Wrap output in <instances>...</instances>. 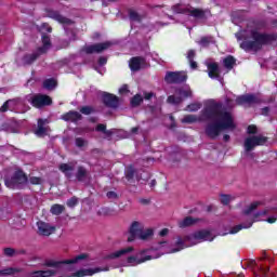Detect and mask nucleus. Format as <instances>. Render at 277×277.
<instances>
[{"mask_svg": "<svg viewBox=\"0 0 277 277\" xmlns=\"http://www.w3.org/2000/svg\"><path fill=\"white\" fill-rule=\"evenodd\" d=\"M201 120H212L213 122L206 127V135L210 140H216L222 131H235L236 126L233 115L228 111H222V103L215 100L206 102L200 118H197L196 115H186L182 122L184 124H194V122H201Z\"/></svg>", "mask_w": 277, "mask_h": 277, "instance_id": "obj_1", "label": "nucleus"}, {"mask_svg": "<svg viewBox=\"0 0 277 277\" xmlns=\"http://www.w3.org/2000/svg\"><path fill=\"white\" fill-rule=\"evenodd\" d=\"M235 36L237 40H242L240 49L246 53H258L263 47L277 40V35L261 32L256 22H249L246 29L238 31Z\"/></svg>", "mask_w": 277, "mask_h": 277, "instance_id": "obj_2", "label": "nucleus"}, {"mask_svg": "<svg viewBox=\"0 0 277 277\" xmlns=\"http://www.w3.org/2000/svg\"><path fill=\"white\" fill-rule=\"evenodd\" d=\"M83 261H88V254L81 253L72 259L57 261L53 259H48L44 261L43 265L50 267L44 271H36L30 274L31 277H51L57 276L62 269H67L68 272H75L77 265H83Z\"/></svg>", "mask_w": 277, "mask_h": 277, "instance_id": "obj_3", "label": "nucleus"}, {"mask_svg": "<svg viewBox=\"0 0 277 277\" xmlns=\"http://www.w3.org/2000/svg\"><path fill=\"white\" fill-rule=\"evenodd\" d=\"M174 14H183L186 16L187 21H192L194 25L198 21H207L211 16V11L209 9H198L192 5L175 4L172 6Z\"/></svg>", "mask_w": 277, "mask_h": 277, "instance_id": "obj_4", "label": "nucleus"}, {"mask_svg": "<svg viewBox=\"0 0 277 277\" xmlns=\"http://www.w3.org/2000/svg\"><path fill=\"white\" fill-rule=\"evenodd\" d=\"M42 47L38 48L35 52L30 54H26L23 56L22 62L16 58L17 64H22L23 66H30V64H34L40 55H44V53L49 52V49H51V37L48 35H42Z\"/></svg>", "mask_w": 277, "mask_h": 277, "instance_id": "obj_5", "label": "nucleus"}, {"mask_svg": "<svg viewBox=\"0 0 277 277\" xmlns=\"http://www.w3.org/2000/svg\"><path fill=\"white\" fill-rule=\"evenodd\" d=\"M154 232L151 228H144V225L137 221L132 222L129 228L128 243L135 241V239H141L146 241L153 237Z\"/></svg>", "mask_w": 277, "mask_h": 277, "instance_id": "obj_6", "label": "nucleus"}, {"mask_svg": "<svg viewBox=\"0 0 277 277\" xmlns=\"http://www.w3.org/2000/svg\"><path fill=\"white\" fill-rule=\"evenodd\" d=\"M161 254L156 249H146L137 252L134 255H130L127 259V263L129 265H142V263H146V261H153V259H159Z\"/></svg>", "mask_w": 277, "mask_h": 277, "instance_id": "obj_7", "label": "nucleus"}, {"mask_svg": "<svg viewBox=\"0 0 277 277\" xmlns=\"http://www.w3.org/2000/svg\"><path fill=\"white\" fill-rule=\"evenodd\" d=\"M48 16H50V18H53L54 21H57V23H61V25H63L65 32L67 34L68 40L70 42L72 40H77V35L75 34V30H71L69 28V27H72V25H75L74 21L69 19L68 17H64L57 11H50L48 13Z\"/></svg>", "mask_w": 277, "mask_h": 277, "instance_id": "obj_8", "label": "nucleus"}, {"mask_svg": "<svg viewBox=\"0 0 277 277\" xmlns=\"http://www.w3.org/2000/svg\"><path fill=\"white\" fill-rule=\"evenodd\" d=\"M27 183H29V179L22 170L15 171L11 177L4 180V185L9 189H23Z\"/></svg>", "mask_w": 277, "mask_h": 277, "instance_id": "obj_9", "label": "nucleus"}, {"mask_svg": "<svg viewBox=\"0 0 277 277\" xmlns=\"http://www.w3.org/2000/svg\"><path fill=\"white\" fill-rule=\"evenodd\" d=\"M213 239H215V236L209 229H201L185 237V241H188L189 246H197V243H202V241H213Z\"/></svg>", "mask_w": 277, "mask_h": 277, "instance_id": "obj_10", "label": "nucleus"}, {"mask_svg": "<svg viewBox=\"0 0 277 277\" xmlns=\"http://www.w3.org/2000/svg\"><path fill=\"white\" fill-rule=\"evenodd\" d=\"M267 144V136H263L262 134L249 136L245 140V150L246 153H250L254 150L256 146H265Z\"/></svg>", "mask_w": 277, "mask_h": 277, "instance_id": "obj_11", "label": "nucleus"}, {"mask_svg": "<svg viewBox=\"0 0 277 277\" xmlns=\"http://www.w3.org/2000/svg\"><path fill=\"white\" fill-rule=\"evenodd\" d=\"M27 101L32 105V107H37V109H40V107H47V105H51L53 103V100H51L49 95L44 94L27 95Z\"/></svg>", "mask_w": 277, "mask_h": 277, "instance_id": "obj_12", "label": "nucleus"}, {"mask_svg": "<svg viewBox=\"0 0 277 277\" xmlns=\"http://www.w3.org/2000/svg\"><path fill=\"white\" fill-rule=\"evenodd\" d=\"M55 230H57V227L51 225V223L44 221L37 222V233L41 237H51V235L55 234Z\"/></svg>", "mask_w": 277, "mask_h": 277, "instance_id": "obj_13", "label": "nucleus"}, {"mask_svg": "<svg viewBox=\"0 0 277 277\" xmlns=\"http://www.w3.org/2000/svg\"><path fill=\"white\" fill-rule=\"evenodd\" d=\"M164 81L167 83H185L187 74L185 71H168Z\"/></svg>", "mask_w": 277, "mask_h": 277, "instance_id": "obj_14", "label": "nucleus"}, {"mask_svg": "<svg viewBox=\"0 0 277 277\" xmlns=\"http://www.w3.org/2000/svg\"><path fill=\"white\" fill-rule=\"evenodd\" d=\"M111 44V41H105L103 43L85 45L82 51L89 55H91L92 53H103V51H107V49H110Z\"/></svg>", "mask_w": 277, "mask_h": 277, "instance_id": "obj_15", "label": "nucleus"}, {"mask_svg": "<svg viewBox=\"0 0 277 277\" xmlns=\"http://www.w3.org/2000/svg\"><path fill=\"white\" fill-rule=\"evenodd\" d=\"M25 105V102L21 98H13V100H8L1 107L0 111L5 113V111H16V109H21Z\"/></svg>", "mask_w": 277, "mask_h": 277, "instance_id": "obj_16", "label": "nucleus"}, {"mask_svg": "<svg viewBox=\"0 0 277 277\" xmlns=\"http://www.w3.org/2000/svg\"><path fill=\"white\" fill-rule=\"evenodd\" d=\"M236 103L237 105H259V103H261V97L254 94L240 95L236 98Z\"/></svg>", "mask_w": 277, "mask_h": 277, "instance_id": "obj_17", "label": "nucleus"}, {"mask_svg": "<svg viewBox=\"0 0 277 277\" xmlns=\"http://www.w3.org/2000/svg\"><path fill=\"white\" fill-rule=\"evenodd\" d=\"M208 67V77H210V79H217V81H224V78L220 77V65H217V63H209L207 65Z\"/></svg>", "mask_w": 277, "mask_h": 277, "instance_id": "obj_18", "label": "nucleus"}, {"mask_svg": "<svg viewBox=\"0 0 277 277\" xmlns=\"http://www.w3.org/2000/svg\"><path fill=\"white\" fill-rule=\"evenodd\" d=\"M47 122H49L47 119L38 120L37 129L35 130V135H37V137H44L49 134V127H45Z\"/></svg>", "mask_w": 277, "mask_h": 277, "instance_id": "obj_19", "label": "nucleus"}, {"mask_svg": "<svg viewBox=\"0 0 277 277\" xmlns=\"http://www.w3.org/2000/svg\"><path fill=\"white\" fill-rule=\"evenodd\" d=\"M103 103L106 107H110L111 109H117L119 105L118 96L109 93L103 94Z\"/></svg>", "mask_w": 277, "mask_h": 277, "instance_id": "obj_20", "label": "nucleus"}, {"mask_svg": "<svg viewBox=\"0 0 277 277\" xmlns=\"http://www.w3.org/2000/svg\"><path fill=\"white\" fill-rule=\"evenodd\" d=\"M98 272H109V267L101 268L96 267L94 269H80L74 274L75 277H84V276H94V274H98Z\"/></svg>", "mask_w": 277, "mask_h": 277, "instance_id": "obj_21", "label": "nucleus"}, {"mask_svg": "<svg viewBox=\"0 0 277 277\" xmlns=\"http://www.w3.org/2000/svg\"><path fill=\"white\" fill-rule=\"evenodd\" d=\"M146 64V58L142 56L132 57L129 62L130 70L137 72Z\"/></svg>", "mask_w": 277, "mask_h": 277, "instance_id": "obj_22", "label": "nucleus"}, {"mask_svg": "<svg viewBox=\"0 0 277 277\" xmlns=\"http://www.w3.org/2000/svg\"><path fill=\"white\" fill-rule=\"evenodd\" d=\"M135 252V248L133 247H126L122 249H119L113 253L109 254V259H120L122 256H129V254Z\"/></svg>", "mask_w": 277, "mask_h": 277, "instance_id": "obj_23", "label": "nucleus"}, {"mask_svg": "<svg viewBox=\"0 0 277 277\" xmlns=\"http://www.w3.org/2000/svg\"><path fill=\"white\" fill-rule=\"evenodd\" d=\"M58 170L63 172V174H65L66 179L69 181L72 179V176H75V164L72 163H62L60 164Z\"/></svg>", "mask_w": 277, "mask_h": 277, "instance_id": "obj_24", "label": "nucleus"}, {"mask_svg": "<svg viewBox=\"0 0 277 277\" xmlns=\"http://www.w3.org/2000/svg\"><path fill=\"white\" fill-rule=\"evenodd\" d=\"M83 116L79 111L70 110L69 113L62 116V120L65 122H79Z\"/></svg>", "mask_w": 277, "mask_h": 277, "instance_id": "obj_25", "label": "nucleus"}, {"mask_svg": "<svg viewBox=\"0 0 277 277\" xmlns=\"http://www.w3.org/2000/svg\"><path fill=\"white\" fill-rule=\"evenodd\" d=\"M198 223V219H194L192 216H186L184 220L179 222L180 228H187L188 226H194V224Z\"/></svg>", "mask_w": 277, "mask_h": 277, "instance_id": "obj_26", "label": "nucleus"}, {"mask_svg": "<svg viewBox=\"0 0 277 277\" xmlns=\"http://www.w3.org/2000/svg\"><path fill=\"white\" fill-rule=\"evenodd\" d=\"M88 179V169L84 167H78L76 172V180L79 181V183H83Z\"/></svg>", "mask_w": 277, "mask_h": 277, "instance_id": "obj_27", "label": "nucleus"}, {"mask_svg": "<svg viewBox=\"0 0 277 277\" xmlns=\"http://www.w3.org/2000/svg\"><path fill=\"white\" fill-rule=\"evenodd\" d=\"M252 224L253 222L249 221L248 223L236 225L230 229L229 234L236 235V233H239V230H243V228H251Z\"/></svg>", "mask_w": 277, "mask_h": 277, "instance_id": "obj_28", "label": "nucleus"}, {"mask_svg": "<svg viewBox=\"0 0 277 277\" xmlns=\"http://www.w3.org/2000/svg\"><path fill=\"white\" fill-rule=\"evenodd\" d=\"M236 63H237V60H235V57L230 55H228L223 60V65L226 68V70H233Z\"/></svg>", "mask_w": 277, "mask_h": 277, "instance_id": "obj_29", "label": "nucleus"}, {"mask_svg": "<svg viewBox=\"0 0 277 277\" xmlns=\"http://www.w3.org/2000/svg\"><path fill=\"white\" fill-rule=\"evenodd\" d=\"M44 90H55L57 88V80L50 78L43 81Z\"/></svg>", "mask_w": 277, "mask_h": 277, "instance_id": "obj_30", "label": "nucleus"}, {"mask_svg": "<svg viewBox=\"0 0 277 277\" xmlns=\"http://www.w3.org/2000/svg\"><path fill=\"white\" fill-rule=\"evenodd\" d=\"M143 102H144V97H142V95L140 94H136L131 98L130 105L131 107H140V105H142Z\"/></svg>", "mask_w": 277, "mask_h": 277, "instance_id": "obj_31", "label": "nucleus"}, {"mask_svg": "<svg viewBox=\"0 0 277 277\" xmlns=\"http://www.w3.org/2000/svg\"><path fill=\"white\" fill-rule=\"evenodd\" d=\"M201 47H209L210 44H215V39L211 36L202 37L199 41Z\"/></svg>", "mask_w": 277, "mask_h": 277, "instance_id": "obj_32", "label": "nucleus"}, {"mask_svg": "<svg viewBox=\"0 0 277 277\" xmlns=\"http://www.w3.org/2000/svg\"><path fill=\"white\" fill-rule=\"evenodd\" d=\"M52 215H62L64 213V206L62 205H53L50 209Z\"/></svg>", "mask_w": 277, "mask_h": 277, "instance_id": "obj_33", "label": "nucleus"}, {"mask_svg": "<svg viewBox=\"0 0 277 277\" xmlns=\"http://www.w3.org/2000/svg\"><path fill=\"white\" fill-rule=\"evenodd\" d=\"M167 103H169L170 105H181V103H183V97L170 95L167 98Z\"/></svg>", "mask_w": 277, "mask_h": 277, "instance_id": "obj_34", "label": "nucleus"}, {"mask_svg": "<svg viewBox=\"0 0 277 277\" xmlns=\"http://www.w3.org/2000/svg\"><path fill=\"white\" fill-rule=\"evenodd\" d=\"M129 18L133 23H140V21H142V15H140L136 11L130 10L129 11Z\"/></svg>", "mask_w": 277, "mask_h": 277, "instance_id": "obj_35", "label": "nucleus"}, {"mask_svg": "<svg viewBox=\"0 0 277 277\" xmlns=\"http://www.w3.org/2000/svg\"><path fill=\"white\" fill-rule=\"evenodd\" d=\"M75 146H77V148H85V146H88V140L83 137H76Z\"/></svg>", "mask_w": 277, "mask_h": 277, "instance_id": "obj_36", "label": "nucleus"}, {"mask_svg": "<svg viewBox=\"0 0 277 277\" xmlns=\"http://www.w3.org/2000/svg\"><path fill=\"white\" fill-rule=\"evenodd\" d=\"M201 108H202V103L200 102L192 103L186 107L187 111H198Z\"/></svg>", "mask_w": 277, "mask_h": 277, "instance_id": "obj_37", "label": "nucleus"}, {"mask_svg": "<svg viewBox=\"0 0 277 277\" xmlns=\"http://www.w3.org/2000/svg\"><path fill=\"white\" fill-rule=\"evenodd\" d=\"M176 93L180 95V96H184V98H189L192 97V89H187V90H183V89H177L176 90Z\"/></svg>", "mask_w": 277, "mask_h": 277, "instance_id": "obj_38", "label": "nucleus"}, {"mask_svg": "<svg viewBox=\"0 0 277 277\" xmlns=\"http://www.w3.org/2000/svg\"><path fill=\"white\" fill-rule=\"evenodd\" d=\"M16 272H18V269H16V268H12V267L4 268V269L0 271V276H12V275L16 274Z\"/></svg>", "mask_w": 277, "mask_h": 277, "instance_id": "obj_39", "label": "nucleus"}, {"mask_svg": "<svg viewBox=\"0 0 277 277\" xmlns=\"http://www.w3.org/2000/svg\"><path fill=\"white\" fill-rule=\"evenodd\" d=\"M96 109L92 106H83L80 108V113H82L84 116H90V114H94Z\"/></svg>", "mask_w": 277, "mask_h": 277, "instance_id": "obj_40", "label": "nucleus"}, {"mask_svg": "<svg viewBox=\"0 0 277 277\" xmlns=\"http://www.w3.org/2000/svg\"><path fill=\"white\" fill-rule=\"evenodd\" d=\"M259 205H261V202H259V201L252 202V203L245 210V215H250V213H252V212L254 211V209H256V207H259Z\"/></svg>", "mask_w": 277, "mask_h": 277, "instance_id": "obj_41", "label": "nucleus"}, {"mask_svg": "<svg viewBox=\"0 0 277 277\" xmlns=\"http://www.w3.org/2000/svg\"><path fill=\"white\" fill-rule=\"evenodd\" d=\"M77 205H79V198L77 197H71L70 199L67 200V207H69V209H75Z\"/></svg>", "mask_w": 277, "mask_h": 277, "instance_id": "obj_42", "label": "nucleus"}, {"mask_svg": "<svg viewBox=\"0 0 277 277\" xmlns=\"http://www.w3.org/2000/svg\"><path fill=\"white\" fill-rule=\"evenodd\" d=\"M126 176L128 180H131L135 176V168H133V166L128 167L126 171Z\"/></svg>", "mask_w": 277, "mask_h": 277, "instance_id": "obj_43", "label": "nucleus"}, {"mask_svg": "<svg viewBox=\"0 0 277 277\" xmlns=\"http://www.w3.org/2000/svg\"><path fill=\"white\" fill-rule=\"evenodd\" d=\"M233 200L230 195H221V202L222 205H228Z\"/></svg>", "mask_w": 277, "mask_h": 277, "instance_id": "obj_44", "label": "nucleus"}, {"mask_svg": "<svg viewBox=\"0 0 277 277\" xmlns=\"http://www.w3.org/2000/svg\"><path fill=\"white\" fill-rule=\"evenodd\" d=\"M29 183L31 185H40L42 183V179L32 176V177H29Z\"/></svg>", "mask_w": 277, "mask_h": 277, "instance_id": "obj_45", "label": "nucleus"}, {"mask_svg": "<svg viewBox=\"0 0 277 277\" xmlns=\"http://www.w3.org/2000/svg\"><path fill=\"white\" fill-rule=\"evenodd\" d=\"M256 132H258V128H256V126H254V124H251V126H249V127L247 128V133H248L249 135H254V134H256Z\"/></svg>", "mask_w": 277, "mask_h": 277, "instance_id": "obj_46", "label": "nucleus"}, {"mask_svg": "<svg viewBox=\"0 0 277 277\" xmlns=\"http://www.w3.org/2000/svg\"><path fill=\"white\" fill-rule=\"evenodd\" d=\"M183 243H184L183 238L179 237L176 241V246H179L180 248L173 249L172 252H180V250H183L184 248Z\"/></svg>", "mask_w": 277, "mask_h": 277, "instance_id": "obj_47", "label": "nucleus"}, {"mask_svg": "<svg viewBox=\"0 0 277 277\" xmlns=\"http://www.w3.org/2000/svg\"><path fill=\"white\" fill-rule=\"evenodd\" d=\"M4 254H5V256H14V254H16V250H14L12 248H5Z\"/></svg>", "mask_w": 277, "mask_h": 277, "instance_id": "obj_48", "label": "nucleus"}, {"mask_svg": "<svg viewBox=\"0 0 277 277\" xmlns=\"http://www.w3.org/2000/svg\"><path fill=\"white\" fill-rule=\"evenodd\" d=\"M163 25L166 24H161V23H156V24H151L148 26V31H155V29H157L158 27H163Z\"/></svg>", "mask_w": 277, "mask_h": 277, "instance_id": "obj_49", "label": "nucleus"}, {"mask_svg": "<svg viewBox=\"0 0 277 277\" xmlns=\"http://www.w3.org/2000/svg\"><path fill=\"white\" fill-rule=\"evenodd\" d=\"M107 198H109V200H117L118 198V194L114 190H110L106 194Z\"/></svg>", "mask_w": 277, "mask_h": 277, "instance_id": "obj_50", "label": "nucleus"}, {"mask_svg": "<svg viewBox=\"0 0 277 277\" xmlns=\"http://www.w3.org/2000/svg\"><path fill=\"white\" fill-rule=\"evenodd\" d=\"M107 130V126L100 123L96 126L95 131H97L98 133H104Z\"/></svg>", "mask_w": 277, "mask_h": 277, "instance_id": "obj_51", "label": "nucleus"}, {"mask_svg": "<svg viewBox=\"0 0 277 277\" xmlns=\"http://www.w3.org/2000/svg\"><path fill=\"white\" fill-rule=\"evenodd\" d=\"M186 57H187L188 62L192 61V60H194V57H196V51H195V50H189V51L187 52Z\"/></svg>", "mask_w": 277, "mask_h": 277, "instance_id": "obj_52", "label": "nucleus"}, {"mask_svg": "<svg viewBox=\"0 0 277 277\" xmlns=\"http://www.w3.org/2000/svg\"><path fill=\"white\" fill-rule=\"evenodd\" d=\"M119 94H129V85L123 84V85L119 89Z\"/></svg>", "mask_w": 277, "mask_h": 277, "instance_id": "obj_53", "label": "nucleus"}, {"mask_svg": "<svg viewBox=\"0 0 277 277\" xmlns=\"http://www.w3.org/2000/svg\"><path fill=\"white\" fill-rule=\"evenodd\" d=\"M189 62V66L193 70H196V68H198V63H196V61L190 60Z\"/></svg>", "mask_w": 277, "mask_h": 277, "instance_id": "obj_54", "label": "nucleus"}, {"mask_svg": "<svg viewBox=\"0 0 277 277\" xmlns=\"http://www.w3.org/2000/svg\"><path fill=\"white\" fill-rule=\"evenodd\" d=\"M155 94L153 92L144 93L145 101H150V98H154Z\"/></svg>", "mask_w": 277, "mask_h": 277, "instance_id": "obj_55", "label": "nucleus"}, {"mask_svg": "<svg viewBox=\"0 0 277 277\" xmlns=\"http://www.w3.org/2000/svg\"><path fill=\"white\" fill-rule=\"evenodd\" d=\"M98 64L100 66H105V64H107V57L101 56L98 60Z\"/></svg>", "mask_w": 277, "mask_h": 277, "instance_id": "obj_56", "label": "nucleus"}, {"mask_svg": "<svg viewBox=\"0 0 277 277\" xmlns=\"http://www.w3.org/2000/svg\"><path fill=\"white\" fill-rule=\"evenodd\" d=\"M259 272H262V274H267L269 272V267L265 266H258Z\"/></svg>", "mask_w": 277, "mask_h": 277, "instance_id": "obj_57", "label": "nucleus"}, {"mask_svg": "<svg viewBox=\"0 0 277 277\" xmlns=\"http://www.w3.org/2000/svg\"><path fill=\"white\" fill-rule=\"evenodd\" d=\"M267 213H269V210H263V211L258 212V213L254 215V217H255V220H256V217H258L259 215H267Z\"/></svg>", "mask_w": 277, "mask_h": 277, "instance_id": "obj_58", "label": "nucleus"}, {"mask_svg": "<svg viewBox=\"0 0 277 277\" xmlns=\"http://www.w3.org/2000/svg\"><path fill=\"white\" fill-rule=\"evenodd\" d=\"M170 230L168 228H163L162 230H160L159 235L160 237H166V235H168Z\"/></svg>", "mask_w": 277, "mask_h": 277, "instance_id": "obj_59", "label": "nucleus"}, {"mask_svg": "<svg viewBox=\"0 0 277 277\" xmlns=\"http://www.w3.org/2000/svg\"><path fill=\"white\" fill-rule=\"evenodd\" d=\"M277 220V216H271L266 220V222H268V224H274Z\"/></svg>", "mask_w": 277, "mask_h": 277, "instance_id": "obj_60", "label": "nucleus"}, {"mask_svg": "<svg viewBox=\"0 0 277 277\" xmlns=\"http://www.w3.org/2000/svg\"><path fill=\"white\" fill-rule=\"evenodd\" d=\"M104 135H106V137H111V135H114V131L105 130Z\"/></svg>", "mask_w": 277, "mask_h": 277, "instance_id": "obj_61", "label": "nucleus"}, {"mask_svg": "<svg viewBox=\"0 0 277 277\" xmlns=\"http://www.w3.org/2000/svg\"><path fill=\"white\" fill-rule=\"evenodd\" d=\"M267 114H269V107L262 108V115L267 116Z\"/></svg>", "mask_w": 277, "mask_h": 277, "instance_id": "obj_62", "label": "nucleus"}, {"mask_svg": "<svg viewBox=\"0 0 277 277\" xmlns=\"http://www.w3.org/2000/svg\"><path fill=\"white\" fill-rule=\"evenodd\" d=\"M223 140H224V142H228V141L230 140V135L225 134V135L223 136Z\"/></svg>", "mask_w": 277, "mask_h": 277, "instance_id": "obj_63", "label": "nucleus"}, {"mask_svg": "<svg viewBox=\"0 0 277 277\" xmlns=\"http://www.w3.org/2000/svg\"><path fill=\"white\" fill-rule=\"evenodd\" d=\"M137 131H140V128H132L131 133H137Z\"/></svg>", "mask_w": 277, "mask_h": 277, "instance_id": "obj_64", "label": "nucleus"}]
</instances>
